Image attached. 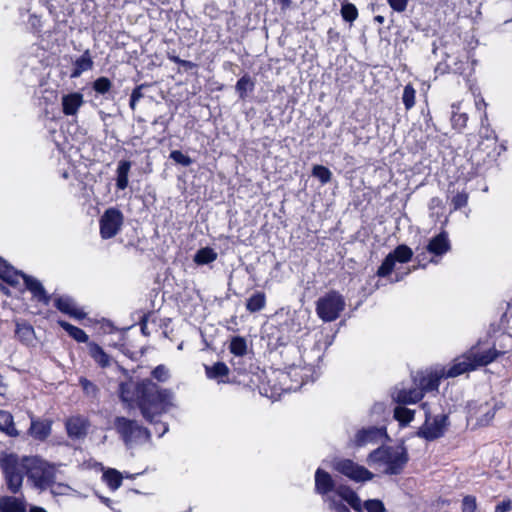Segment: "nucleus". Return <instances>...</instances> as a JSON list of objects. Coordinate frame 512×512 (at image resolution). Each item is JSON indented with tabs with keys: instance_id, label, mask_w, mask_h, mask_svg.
<instances>
[{
	"instance_id": "nucleus-56",
	"label": "nucleus",
	"mask_w": 512,
	"mask_h": 512,
	"mask_svg": "<svg viewBox=\"0 0 512 512\" xmlns=\"http://www.w3.org/2000/svg\"><path fill=\"white\" fill-rule=\"evenodd\" d=\"M181 66L185 69H193L194 67H196V64L191 61L182 59Z\"/></svg>"
},
{
	"instance_id": "nucleus-4",
	"label": "nucleus",
	"mask_w": 512,
	"mask_h": 512,
	"mask_svg": "<svg viewBox=\"0 0 512 512\" xmlns=\"http://www.w3.org/2000/svg\"><path fill=\"white\" fill-rule=\"evenodd\" d=\"M25 460L26 475L36 488L45 490L55 483V465L38 457H25Z\"/></svg>"
},
{
	"instance_id": "nucleus-44",
	"label": "nucleus",
	"mask_w": 512,
	"mask_h": 512,
	"mask_svg": "<svg viewBox=\"0 0 512 512\" xmlns=\"http://www.w3.org/2000/svg\"><path fill=\"white\" fill-rule=\"evenodd\" d=\"M22 272L16 271L12 266H9L7 271L0 277L2 280L7 282L8 284L15 286L19 283V278L21 277Z\"/></svg>"
},
{
	"instance_id": "nucleus-20",
	"label": "nucleus",
	"mask_w": 512,
	"mask_h": 512,
	"mask_svg": "<svg viewBox=\"0 0 512 512\" xmlns=\"http://www.w3.org/2000/svg\"><path fill=\"white\" fill-rule=\"evenodd\" d=\"M52 421L48 419L40 420L31 418V425L29 428L30 435L36 439L43 441L51 434Z\"/></svg>"
},
{
	"instance_id": "nucleus-50",
	"label": "nucleus",
	"mask_w": 512,
	"mask_h": 512,
	"mask_svg": "<svg viewBox=\"0 0 512 512\" xmlns=\"http://www.w3.org/2000/svg\"><path fill=\"white\" fill-rule=\"evenodd\" d=\"M329 503V509L334 512H350L346 505L341 501H337L334 497H327Z\"/></svg>"
},
{
	"instance_id": "nucleus-3",
	"label": "nucleus",
	"mask_w": 512,
	"mask_h": 512,
	"mask_svg": "<svg viewBox=\"0 0 512 512\" xmlns=\"http://www.w3.org/2000/svg\"><path fill=\"white\" fill-rule=\"evenodd\" d=\"M409 460L407 449L400 446H381L367 458L370 466L381 469L387 475L400 474Z\"/></svg>"
},
{
	"instance_id": "nucleus-51",
	"label": "nucleus",
	"mask_w": 512,
	"mask_h": 512,
	"mask_svg": "<svg viewBox=\"0 0 512 512\" xmlns=\"http://www.w3.org/2000/svg\"><path fill=\"white\" fill-rule=\"evenodd\" d=\"M476 499L473 496H465L462 501L463 512H475Z\"/></svg>"
},
{
	"instance_id": "nucleus-13",
	"label": "nucleus",
	"mask_w": 512,
	"mask_h": 512,
	"mask_svg": "<svg viewBox=\"0 0 512 512\" xmlns=\"http://www.w3.org/2000/svg\"><path fill=\"white\" fill-rule=\"evenodd\" d=\"M445 374V369L430 372L427 374H421L419 377L415 379V382H418V388L422 390L423 394L424 392L437 391L440 380L442 378H446Z\"/></svg>"
},
{
	"instance_id": "nucleus-52",
	"label": "nucleus",
	"mask_w": 512,
	"mask_h": 512,
	"mask_svg": "<svg viewBox=\"0 0 512 512\" xmlns=\"http://www.w3.org/2000/svg\"><path fill=\"white\" fill-rule=\"evenodd\" d=\"M390 7L396 12H403L406 10L408 0H387Z\"/></svg>"
},
{
	"instance_id": "nucleus-30",
	"label": "nucleus",
	"mask_w": 512,
	"mask_h": 512,
	"mask_svg": "<svg viewBox=\"0 0 512 512\" xmlns=\"http://www.w3.org/2000/svg\"><path fill=\"white\" fill-rule=\"evenodd\" d=\"M15 334L20 341L30 343L34 337V329L26 322H17Z\"/></svg>"
},
{
	"instance_id": "nucleus-53",
	"label": "nucleus",
	"mask_w": 512,
	"mask_h": 512,
	"mask_svg": "<svg viewBox=\"0 0 512 512\" xmlns=\"http://www.w3.org/2000/svg\"><path fill=\"white\" fill-rule=\"evenodd\" d=\"M512 509V501L511 500H504L497 504L495 507V512H508Z\"/></svg>"
},
{
	"instance_id": "nucleus-35",
	"label": "nucleus",
	"mask_w": 512,
	"mask_h": 512,
	"mask_svg": "<svg viewBox=\"0 0 512 512\" xmlns=\"http://www.w3.org/2000/svg\"><path fill=\"white\" fill-rule=\"evenodd\" d=\"M390 255L395 259V262L398 261L400 263H406L411 260L413 252L408 246L399 245L390 253Z\"/></svg>"
},
{
	"instance_id": "nucleus-54",
	"label": "nucleus",
	"mask_w": 512,
	"mask_h": 512,
	"mask_svg": "<svg viewBox=\"0 0 512 512\" xmlns=\"http://www.w3.org/2000/svg\"><path fill=\"white\" fill-rule=\"evenodd\" d=\"M144 85L137 86L131 93V96L134 97L137 101H139L143 97L142 88Z\"/></svg>"
},
{
	"instance_id": "nucleus-43",
	"label": "nucleus",
	"mask_w": 512,
	"mask_h": 512,
	"mask_svg": "<svg viewBox=\"0 0 512 512\" xmlns=\"http://www.w3.org/2000/svg\"><path fill=\"white\" fill-rule=\"evenodd\" d=\"M22 272L16 271L12 266H9L7 271L0 277L2 280L7 282L8 284L15 286L19 283V278L21 277Z\"/></svg>"
},
{
	"instance_id": "nucleus-63",
	"label": "nucleus",
	"mask_w": 512,
	"mask_h": 512,
	"mask_svg": "<svg viewBox=\"0 0 512 512\" xmlns=\"http://www.w3.org/2000/svg\"><path fill=\"white\" fill-rule=\"evenodd\" d=\"M439 50H440V49H439V46L436 44V42H434V43H433L432 53H433L434 55H436V56H437V55H438Z\"/></svg>"
},
{
	"instance_id": "nucleus-62",
	"label": "nucleus",
	"mask_w": 512,
	"mask_h": 512,
	"mask_svg": "<svg viewBox=\"0 0 512 512\" xmlns=\"http://www.w3.org/2000/svg\"><path fill=\"white\" fill-rule=\"evenodd\" d=\"M282 8H288L291 5V0H279Z\"/></svg>"
},
{
	"instance_id": "nucleus-22",
	"label": "nucleus",
	"mask_w": 512,
	"mask_h": 512,
	"mask_svg": "<svg viewBox=\"0 0 512 512\" xmlns=\"http://www.w3.org/2000/svg\"><path fill=\"white\" fill-rule=\"evenodd\" d=\"M335 494L346 501L355 511L362 510V503L359 496L350 487L340 485L336 488Z\"/></svg>"
},
{
	"instance_id": "nucleus-26",
	"label": "nucleus",
	"mask_w": 512,
	"mask_h": 512,
	"mask_svg": "<svg viewBox=\"0 0 512 512\" xmlns=\"http://www.w3.org/2000/svg\"><path fill=\"white\" fill-rule=\"evenodd\" d=\"M0 431L10 437L19 435L18 430L15 428L12 414L5 410H0Z\"/></svg>"
},
{
	"instance_id": "nucleus-6",
	"label": "nucleus",
	"mask_w": 512,
	"mask_h": 512,
	"mask_svg": "<svg viewBox=\"0 0 512 512\" xmlns=\"http://www.w3.org/2000/svg\"><path fill=\"white\" fill-rule=\"evenodd\" d=\"M345 305V299L340 293L330 291L317 300L316 312L318 317L324 322H332L340 316Z\"/></svg>"
},
{
	"instance_id": "nucleus-8",
	"label": "nucleus",
	"mask_w": 512,
	"mask_h": 512,
	"mask_svg": "<svg viewBox=\"0 0 512 512\" xmlns=\"http://www.w3.org/2000/svg\"><path fill=\"white\" fill-rule=\"evenodd\" d=\"M3 473L9 491L13 494L20 492L26 474L25 457L18 460L15 456H9L3 463Z\"/></svg>"
},
{
	"instance_id": "nucleus-40",
	"label": "nucleus",
	"mask_w": 512,
	"mask_h": 512,
	"mask_svg": "<svg viewBox=\"0 0 512 512\" xmlns=\"http://www.w3.org/2000/svg\"><path fill=\"white\" fill-rule=\"evenodd\" d=\"M341 15L345 21L352 23L358 17V10L352 3H344L341 7Z\"/></svg>"
},
{
	"instance_id": "nucleus-37",
	"label": "nucleus",
	"mask_w": 512,
	"mask_h": 512,
	"mask_svg": "<svg viewBox=\"0 0 512 512\" xmlns=\"http://www.w3.org/2000/svg\"><path fill=\"white\" fill-rule=\"evenodd\" d=\"M394 417L402 425H407L408 423H410L413 420L414 411H412L408 408L402 407V406H397L394 409Z\"/></svg>"
},
{
	"instance_id": "nucleus-16",
	"label": "nucleus",
	"mask_w": 512,
	"mask_h": 512,
	"mask_svg": "<svg viewBox=\"0 0 512 512\" xmlns=\"http://www.w3.org/2000/svg\"><path fill=\"white\" fill-rule=\"evenodd\" d=\"M451 249L450 241L448 239V234L443 231L433 237L429 243L427 244L426 250L428 253L433 254L434 256H443Z\"/></svg>"
},
{
	"instance_id": "nucleus-5",
	"label": "nucleus",
	"mask_w": 512,
	"mask_h": 512,
	"mask_svg": "<svg viewBox=\"0 0 512 512\" xmlns=\"http://www.w3.org/2000/svg\"><path fill=\"white\" fill-rule=\"evenodd\" d=\"M114 428L129 448L144 444L151 438V433L148 429L141 426L136 420L125 417H116Z\"/></svg>"
},
{
	"instance_id": "nucleus-34",
	"label": "nucleus",
	"mask_w": 512,
	"mask_h": 512,
	"mask_svg": "<svg viewBox=\"0 0 512 512\" xmlns=\"http://www.w3.org/2000/svg\"><path fill=\"white\" fill-rule=\"evenodd\" d=\"M103 478L109 488L113 491L117 490L122 484V476L120 472L115 469H108L106 472H104Z\"/></svg>"
},
{
	"instance_id": "nucleus-46",
	"label": "nucleus",
	"mask_w": 512,
	"mask_h": 512,
	"mask_svg": "<svg viewBox=\"0 0 512 512\" xmlns=\"http://www.w3.org/2000/svg\"><path fill=\"white\" fill-rule=\"evenodd\" d=\"M170 158L177 164H180L184 167H188L193 163V160L189 156L183 154L179 150L171 151Z\"/></svg>"
},
{
	"instance_id": "nucleus-27",
	"label": "nucleus",
	"mask_w": 512,
	"mask_h": 512,
	"mask_svg": "<svg viewBox=\"0 0 512 512\" xmlns=\"http://www.w3.org/2000/svg\"><path fill=\"white\" fill-rule=\"evenodd\" d=\"M205 373L207 378L221 382L229 374V368L225 363L217 362L212 366L205 365Z\"/></svg>"
},
{
	"instance_id": "nucleus-1",
	"label": "nucleus",
	"mask_w": 512,
	"mask_h": 512,
	"mask_svg": "<svg viewBox=\"0 0 512 512\" xmlns=\"http://www.w3.org/2000/svg\"><path fill=\"white\" fill-rule=\"evenodd\" d=\"M119 397L126 403L136 401L143 417L150 423L173 406L172 391L161 389L151 379H144L136 385L132 381L120 383Z\"/></svg>"
},
{
	"instance_id": "nucleus-29",
	"label": "nucleus",
	"mask_w": 512,
	"mask_h": 512,
	"mask_svg": "<svg viewBox=\"0 0 512 512\" xmlns=\"http://www.w3.org/2000/svg\"><path fill=\"white\" fill-rule=\"evenodd\" d=\"M59 325L77 342L85 343L88 341V335L81 328H78L66 321H59Z\"/></svg>"
},
{
	"instance_id": "nucleus-23",
	"label": "nucleus",
	"mask_w": 512,
	"mask_h": 512,
	"mask_svg": "<svg viewBox=\"0 0 512 512\" xmlns=\"http://www.w3.org/2000/svg\"><path fill=\"white\" fill-rule=\"evenodd\" d=\"M26 502L23 498L4 496L0 499L1 512H26Z\"/></svg>"
},
{
	"instance_id": "nucleus-38",
	"label": "nucleus",
	"mask_w": 512,
	"mask_h": 512,
	"mask_svg": "<svg viewBox=\"0 0 512 512\" xmlns=\"http://www.w3.org/2000/svg\"><path fill=\"white\" fill-rule=\"evenodd\" d=\"M111 88L112 82L107 77H99L93 82V90L100 95H105L111 90Z\"/></svg>"
},
{
	"instance_id": "nucleus-49",
	"label": "nucleus",
	"mask_w": 512,
	"mask_h": 512,
	"mask_svg": "<svg viewBox=\"0 0 512 512\" xmlns=\"http://www.w3.org/2000/svg\"><path fill=\"white\" fill-rule=\"evenodd\" d=\"M468 195L465 192H459L452 198V205L455 210L467 205Z\"/></svg>"
},
{
	"instance_id": "nucleus-21",
	"label": "nucleus",
	"mask_w": 512,
	"mask_h": 512,
	"mask_svg": "<svg viewBox=\"0 0 512 512\" xmlns=\"http://www.w3.org/2000/svg\"><path fill=\"white\" fill-rule=\"evenodd\" d=\"M94 61L91 57L90 50L87 49L83 54L74 61V68L71 72V78H78L82 73L89 71L93 68Z\"/></svg>"
},
{
	"instance_id": "nucleus-47",
	"label": "nucleus",
	"mask_w": 512,
	"mask_h": 512,
	"mask_svg": "<svg viewBox=\"0 0 512 512\" xmlns=\"http://www.w3.org/2000/svg\"><path fill=\"white\" fill-rule=\"evenodd\" d=\"M364 508L367 512H385L386 509L381 500L378 499H370L364 502Z\"/></svg>"
},
{
	"instance_id": "nucleus-58",
	"label": "nucleus",
	"mask_w": 512,
	"mask_h": 512,
	"mask_svg": "<svg viewBox=\"0 0 512 512\" xmlns=\"http://www.w3.org/2000/svg\"><path fill=\"white\" fill-rule=\"evenodd\" d=\"M168 58H169L172 62H174V63H176V64L181 65L182 59H181V58H179L178 56H175V55H169V56H168Z\"/></svg>"
},
{
	"instance_id": "nucleus-15",
	"label": "nucleus",
	"mask_w": 512,
	"mask_h": 512,
	"mask_svg": "<svg viewBox=\"0 0 512 512\" xmlns=\"http://www.w3.org/2000/svg\"><path fill=\"white\" fill-rule=\"evenodd\" d=\"M392 398L400 404H412L420 401L423 398V393L418 387L410 389L395 387L392 392Z\"/></svg>"
},
{
	"instance_id": "nucleus-12",
	"label": "nucleus",
	"mask_w": 512,
	"mask_h": 512,
	"mask_svg": "<svg viewBox=\"0 0 512 512\" xmlns=\"http://www.w3.org/2000/svg\"><path fill=\"white\" fill-rule=\"evenodd\" d=\"M335 490V482L331 475L328 472L318 468L315 473L316 493L322 495L324 497V501H327V497H330L328 494L330 492H335Z\"/></svg>"
},
{
	"instance_id": "nucleus-25",
	"label": "nucleus",
	"mask_w": 512,
	"mask_h": 512,
	"mask_svg": "<svg viewBox=\"0 0 512 512\" xmlns=\"http://www.w3.org/2000/svg\"><path fill=\"white\" fill-rule=\"evenodd\" d=\"M131 169V162L121 160L117 166L116 187L119 190H125L128 187V175Z\"/></svg>"
},
{
	"instance_id": "nucleus-64",
	"label": "nucleus",
	"mask_w": 512,
	"mask_h": 512,
	"mask_svg": "<svg viewBox=\"0 0 512 512\" xmlns=\"http://www.w3.org/2000/svg\"><path fill=\"white\" fill-rule=\"evenodd\" d=\"M443 66V63H439L436 67V70H441L442 72L445 71V68L448 67V65H445V67H442Z\"/></svg>"
},
{
	"instance_id": "nucleus-18",
	"label": "nucleus",
	"mask_w": 512,
	"mask_h": 512,
	"mask_svg": "<svg viewBox=\"0 0 512 512\" xmlns=\"http://www.w3.org/2000/svg\"><path fill=\"white\" fill-rule=\"evenodd\" d=\"M385 434L383 428L368 427L359 430L356 435L354 442L357 446H364L368 443H374Z\"/></svg>"
},
{
	"instance_id": "nucleus-7",
	"label": "nucleus",
	"mask_w": 512,
	"mask_h": 512,
	"mask_svg": "<svg viewBox=\"0 0 512 512\" xmlns=\"http://www.w3.org/2000/svg\"><path fill=\"white\" fill-rule=\"evenodd\" d=\"M421 407L425 413V422L419 428L417 435L427 441H433L442 437L449 425L448 416L440 414L432 418L428 409V404L423 403Z\"/></svg>"
},
{
	"instance_id": "nucleus-28",
	"label": "nucleus",
	"mask_w": 512,
	"mask_h": 512,
	"mask_svg": "<svg viewBox=\"0 0 512 512\" xmlns=\"http://www.w3.org/2000/svg\"><path fill=\"white\" fill-rule=\"evenodd\" d=\"M265 305L266 296L263 292L258 291L247 299L246 309L251 313H255L261 311L265 307Z\"/></svg>"
},
{
	"instance_id": "nucleus-10",
	"label": "nucleus",
	"mask_w": 512,
	"mask_h": 512,
	"mask_svg": "<svg viewBox=\"0 0 512 512\" xmlns=\"http://www.w3.org/2000/svg\"><path fill=\"white\" fill-rule=\"evenodd\" d=\"M123 214L116 208L107 209L100 218V234L103 239L113 238L121 229Z\"/></svg>"
},
{
	"instance_id": "nucleus-42",
	"label": "nucleus",
	"mask_w": 512,
	"mask_h": 512,
	"mask_svg": "<svg viewBox=\"0 0 512 512\" xmlns=\"http://www.w3.org/2000/svg\"><path fill=\"white\" fill-rule=\"evenodd\" d=\"M415 94L416 91L412 85L408 84L404 87L402 101L407 110L411 109L415 105Z\"/></svg>"
},
{
	"instance_id": "nucleus-11",
	"label": "nucleus",
	"mask_w": 512,
	"mask_h": 512,
	"mask_svg": "<svg viewBox=\"0 0 512 512\" xmlns=\"http://www.w3.org/2000/svg\"><path fill=\"white\" fill-rule=\"evenodd\" d=\"M55 307L70 317L81 320L86 317V313L80 309L74 299L69 296H59L54 300Z\"/></svg>"
},
{
	"instance_id": "nucleus-57",
	"label": "nucleus",
	"mask_w": 512,
	"mask_h": 512,
	"mask_svg": "<svg viewBox=\"0 0 512 512\" xmlns=\"http://www.w3.org/2000/svg\"><path fill=\"white\" fill-rule=\"evenodd\" d=\"M9 266L10 265L7 264L5 261L0 260V277L4 274L5 271H7Z\"/></svg>"
},
{
	"instance_id": "nucleus-48",
	"label": "nucleus",
	"mask_w": 512,
	"mask_h": 512,
	"mask_svg": "<svg viewBox=\"0 0 512 512\" xmlns=\"http://www.w3.org/2000/svg\"><path fill=\"white\" fill-rule=\"evenodd\" d=\"M152 376L159 382H165L169 378V370L164 365H158L152 371Z\"/></svg>"
},
{
	"instance_id": "nucleus-14",
	"label": "nucleus",
	"mask_w": 512,
	"mask_h": 512,
	"mask_svg": "<svg viewBox=\"0 0 512 512\" xmlns=\"http://www.w3.org/2000/svg\"><path fill=\"white\" fill-rule=\"evenodd\" d=\"M21 278L24 280L26 288L32 293L33 297L37 301L45 305L50 303L51 296L46 293L45 288L38 279L26 274H21Z\"/></svg>"
},
{
	"instance_id": "nucleus-2",
	"label": "nucleus",
	"mask_w": 512,
	"mask_h": 512,
	"mask_svg": "<svg viewBox=\"0 0 512 512\" xmlns=\"http://www.w3.org/2000/svg\"><path fill=\"white\" fill-rule=\"evenodd\" d=\"M503 352L495 347L482 350L479 345L472 346L463 355L454 360L453 365L445 370L446 378H453L463 373L474 371L495 361Z\"/></svg>"
},
{
	"instance_id": "nucleus-55",
	"label": "nucleus",
	"mask_w": 512,
	"mask_h": 512,
	"mask_svg": "<svg viewBox=\"0 0 512 512\" xmlns=\"http://www.w3.org/2000/svg\"><path fill=\"white\" fill-rule=\"evenodd\" d=\"M159 425L161 426V428L156 427L155 429L156 432L159 433V437H162L168 431V426L165 423H160Z\"/></svg>"
},
{
	"instance_id": "nucleus-19",
	"label": "nucleus",
	"mask_w": 512,
	"mask_h": 512,
	"mask_svg": "<svg viewBox=\"0 0 512 512\" xmlns=\"http://www.w3.org/2000/svg\"><path fill=\"white\" fill-rule=\"evenodd\" d=\"M83 103L84 98L81 93L73 92L66 94L62 97V111L67 116L76 115Z\"/></svg>"
},
{
	"instance_id": "nucleus-17",
	"label": "nucleus",
	"mask_w": 512,
	"mask_h": 512,
	"mask_svg": "<svg viewBox=\"0 0 512 512\" xmlns=\"http://www.w3.org/2000/svg\"><path fill=\"white\" fill-rule=\"evenodd\" d=\"M66 431L71 439L85 438L88 430V422L82 417H72L66 421Z\"/></svg>"
},
{
	"instance_id": "nucleus-33",
	"label": "nucleus",
	"mask_w": 512,
	"mask_h": 512,
	"mask_svg": "<svg viewBox=\"0 0 512 512\" xmlns=\"http://www.w3.org/2000/svg\"><path fill=\"white\" fill-rule=\"evenodd\" d=\"M235 89L239 97L245 99L247 92L254 89V82L248 74H245L237 81Z\"/></svg>"
},
{
	"instance_id": "nucleus-45",
	"label": "nucleus",
	"mask_w": 512,
	"mask_h": 512,
	"mask_svg": "<svg viewBox=\"0 0 512 512\" xmlns=\"http://www.w3.org/2000/svg\"><path fill=\"white\" fill-rule=\"evenodd\" d=\"M79 384L82 387L84 393L90 397H96L99 389L98 387L85 377H80Z\"/></svg>"
},
{
	"instance_id": "nucleus-39",
	"label": "nucleus",
	"mask_w": 512,
	"mask_h": 512,
	"mask_svg": "<svg viewBox=\"0 0 512 512\" xmlns=\"http://www.w3.org/2000/svg\"><path fill=\"white\" fill-rule=\"evenodd\" d=\"M312 175L318 178L322 184L330 182L332 178V172L322 165H315L312 169Z\"/></svg>"
},
{
	"instance_id": "nucleus-31",
	"label": "nucleus",
	"mask_w": 512,
	"mask_h": 512,
	"mask_svg": "<svg viewBox=\"0 0 512 512\" xmlns=\"http://www.w3.org/2000/svg\"><path fill=\"white\" fill-rule=\"evenodd\" d=\"M451 109H452V111H451L452 126L455 129L462 130L463 128L466 127V123L468 120L467 114L461 113L460 106H459V104H456V103L451 105Z\"/></svg>"
},
{
	"instance_id": "nucleus-9",
	"label": "nucleus",
	"mask_w": 512,
	"mask_h": 512,
	"mask_svg": "<svg viewBox=\"0 0 512 512\" xmlns=\"http://www.w3.org/2000/svg\"><path fill=\"white\" fill-rule=\"evenodd\" d=\"M333 468L354 482H366L374 477L372 472L350 459L335 460L333 462Z\"/></svg>"
},
{
	"instance_id": "nucleus-36",
	"label": "nucleus",
	"mask_w": 512,
	"mask_h": 512,
	"mask_svg": "<svg viewBox=\"0 0 512 512\" xmlns=\"http://www.w3.org/2000/svg\"><path fill=\"white\" fill-rule=\"evenodd\" d=\"M230 352L235 356H243L247 352L246 340L243 337L237 336L232 338L229 346Z\"/></svg>"
},
{
	"instance_id": "nucleus-24",
	"label": "nucleus",
	"mask_w": 512,
	"mask_h": 512,
	"mask_svg": "<svg viewBox=\"0 0 512 512\" xmlns=\"http://www.w3.org/2000/svg\"><path fill=\"white\" fill-rule=\"evenodd\" d=\"M89 354L93 360L102 368L111 365V357L96 343H89Z\"/></svg>"
},
{
	"instance_id": "nucleus-32",
	"label": "nucleus",
	"mask_w": 512,
	"mask_h": 512,
	"mask_svg": "<svg viewBox=\"0 0 512 512\" xmlns=\"http://www.w3.org/2000/svg\"><path fill=\"white\" fill-rule=\"evenodd\" d=\"M217 259V253L210 247L199 249L194 255V262L198 265L209 264Z\"/></svg>"
},
{
	"instance_id": "nucleus-61",
	"label": "nucleus",
	"mask_w": 512,
	"mask_h": 512,
	"mask_svg": "<svg viewBox=\"0 0 512 512\" xmlns=\"http://www.w3.org/2000/svg\"><path fill=\"white\" fill-rule=\"evenodd\" d=\"M374 21H375V22H377V23H379V24H383V23H384V21H385V17H384V16H382V15H376V16L374 17Z\"/></svg>"
},
{
	"instance_id": "nucleus-60",
	"label": "nucleus",
	"mask_w": 512,
	"mask_h": 512,
	"mask_svg": "<svg viewBox=\"0 0 512 512\" xmlns=\"http://www.w3.org/2000/svg\"><path fill=\"white\" fill-rule=\"evenodd\" d=\"M30 512H47L44 508L38 506H32Z\"/></svg>"
},
{
	"instance_id": "nucleus-59",
	"label": "nucleus",
	"mask_w": 512,
	"mask_h": 512,
	"mask_svg": "<svg viewBox=\"0 0 512 512\" xmlns=\"http://www.w3.org/2000/svg\"><path fill=\"white\" fill-rule=\"evenodd\" d=\"M137 102L138 101L134 97L130 96L129 106L132 110L136 109Z\"/></svg>"
},
{
	"instance_id": "nucleus-41",
	"label": "nucleus",
	"mask_w": 512,
	"mask_h": 512,
	"mask_svg": "<svg viewBox=\"0 0 512 512\" xmlns=\"http://www.w3.org/2000/svg\"><path fill=\"white\" fill-rule=\"evenodd\" d=\"M395 263V259L389 253L383 260L382 264L379 266L377 270V275L379 277H385L389 275L394 269Z\"/></svg>"
}]
</instances>
